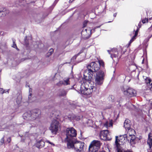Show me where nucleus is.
Masks as SVG:
<instances>
[{
  "label": "nucleus",
  "mask_w": 152,
  "mask_h": 152,
  "mask_svg": "<svg viewBox=\"0 0 152 152\" xmlns=\"http://www.w3.org/2000/svg\"><path fill=\"white\" fill-rule=\"evenodd\" d=\"M87 23V21H85L83 23V27H85L86 26Z\"/></svg>",
  "instance_id": "34"
},
{
  "label": "nucleus",
  "mask_w": 152,
  "mask_h": 152,
  "mask_svg": "<svg viewBox=\"0 0 152 152\" xmlns=\"http://www.w3.org/2000/svg\"><path fill=\"white\" fill-rule=\"evenodd\" d=\"M46 142H47L49 143L51 145H54L52 142H51L48 140Z\"/></svg>",
  "instance_id": "35"
},
{
  "label": "nucleus",
  "mask_w": 152,
  "mask_h": 152,
  "mask_svg": "<svg viewBox=\"0 0 152 152\" xmlns=\"http://www.w3.org/2000/svg\"><path fill=\"white\" fill-rule=\"evenodd\" d=\"M137 30L138 29L137 31H136L134 35L133 36L132 39L130 40L129 42L130 43H131L135 39V37L137 36Z\"/></svg>",
  "instance_id": "25"
},
{
  "label": "nucleus",
  "mask_w": 152,
  "mask_h": 152,
  "mask_svg": "<svg viewBox=\"0 0 152 152\" xmlns=\"http://www.w3.org/2000/svg\"><path fill=\"white\" fill-rule=\"evenodd\" d=\"M116 13H114V14H113V16L115 17L116 16Z\"/></svg>",
  "instance_id": "39"
},
{
  "label": "nucleus",
  "mask_w": 152,
  "mask_h": 152,
  "mask_svg": "<svg viewBox=\"0 0 152 152\" xmlns=\"http://www.w3.org/2000/svg\"><path fill=\"white\" fill-rule=\"evenodd\" d=\"M12 47L15 48H17V46H16V44H15L14 43H13Z\"/></svg>",
  "instance_id": "37"
},
{
  "label": "nucleus",
  "mask_w": 152,
  "mask_h": 152,
  "mask_svg": "<svg viewBox=\"0 0 152 152\" xmlns=\"http://www.w3.org/2000/svg\"><path fill=\"white\" fill-rule=\"evenodd\" d=\"M27 38V37H26H26H25V39H25V41H26V40Z\"/></svg>",
  "instance_id": "41"
},
{
  "label": "nucleus",
  "mask_w": 152,
  "mask_h": 152,
  "mask_svg": "<svg viewBox=\"0 0 152 152\" xmlns=\"http://www.w3.org/2000/svg\"><path fill=\"white\" fill-rule=\"evenodd\" d=\"M149 19L150 20H151V19H152V18H149Z\"/></svg>",
  "instance_id": "43"
},
{
  "label": "nucleus",
  "mask_w": 152,
  "mask_h": 152,
  "mask_svg": "<svg viewBox=\"0 0 152 152\" xmlns=\"http://www.w3.org/2000/svg\"><path fill=\"white\" fill-rule=\"evenodd\" d=\"M0 143L1 145L3 144L4 142V137H3L0 140Z\"/></svg>",
  "instance_id": "30"
},
{
  "label": "nucleus",
  "mask_w": 152,
  "mask_h": 152,
  "mask_svg": "<svg viewBox=\"0 0 152 152\" xmlns=\"http://www.w3.org/2000/svg\"><path fill=\"white\" fill-rule=\"evenodd\" d=\"M104 72L100 71L97 72L95 77V84L94 86H100L102 85L104 80Z\"/></svg>",
  "instance_id": "5"
},
{
  "label": "nucleus",
  "mask_w": 152,
  "mask_h": 152,
  "mask_svg": "<svg viewBox=\"0 0 152 152\" xmlns=\"http://www.w3.org/2000/svg\"><path fill=\"white\" fill-rule=\"evenodd\" d=\"M72 146L71 148H74L76 152H85L84 143L83 142H77L75 143L72 142Z\"/></svg>",
  "instance_id": "8"
},
{
  "label": "nucleus",
  "mask_w": 152,
  "mask_h": 152,
  "mask_svg": "<svg viewBox=\"0 0 152 152\" xmlns=\"http://www.w3.org/2000/svg\"><path fill=\"white\" fill-rule=\"evenodd\" d=\"M31 89L30 88L29 90V95L28 96V99L30 100V99L31 97V95L32 94L31 93Z\"/></svg>",
  "instance_id": "29"
},
{
  "label": "nucleus",
  "mask_w": 152,
  "mask_h": 152,
  "mask_svg": "<svg viewBox=\"0 0 152 152\" xmlns=\"http://www.w3.org/2000/svg\"><path fill=\"white\" fill-rule=\"evenodd\" d=\"M100 26H98V27H96L95 28H99L100 27Z\"/></svg>",
  "instance_id": "42"
},
{
  "label": "nucleus",
  "mask_w": 152,
  "mask_h": 152,
  "mask_svg": "<svg viewBox=\"0 0 152 152\" xmlns=\"http://www.w3.org/2000/svg\"><path fill=\"white\" fill-rule=\"evenodd\" d=\"M69 78H67L66 79L62 81H60L59 83H57L58 86H60L62 85L64 86H66L70 84Z\"/></svg>",
  "instance_id": "16"
},
{
  "label": "nucleus",
  "mask_w": 152,
  "mask_h": 152,
  "mask_svg": "<svg viewBox=\"0 0 152 152\" xmlns=\"http://www.w3.org/2000/svg\"><path fill=\"white\" fill-rule=\"evenodd\" d=\"M142 64H143L144 63V58H143L142 57Z\"/></svg>",
  "instance_id": "38"
},
{
  "label": "nucleus",
  "mask_w": 152,
  "mask_h": 152,
  "mask_svg": "<svg viewBox=\"0 0 152 152\" xmlns=\"http://www.w3.org/2000/svg\"><path fill=\"white\" fill-rule=\"evenodd\" d=\"M100 142L98 140L93 141L89 147V152H97L100 146Z\"/></svg>",
  "instance_id": "9"
},
{
  "label": "nucleus",
  "mask_w": 152,
  "mask_h": 152,
  "mask_svg": "<svg viewBox=\"0 0 152 152\" xmlns=\"http://www.w3.org/2000/svg\"><path fill=\"white\" fill-rule=\"evenodd\" d=\"M127 134H125L127 136V138L128 139V141L130 140V143L131 145H133L135 143V139L136 137L134 135L135 133V131L134 129L130 128L127 129Z\"/></svg>",
  "instance_id": "7"
},
{
  "label": "nucleus",
  "mask_w": 152,
  "mask_h": 152,
  "mask_svg": "<svg viewBox=\"0 0 152 152\" xmlns=\"http://www.w3.org/2000/svg\"><path fill=\"white\" fill-rule=\"evenodd\" d=\"M91 33V30L85 29L83 30L81 32L82 36L85 39H87L90 37V34Z\"/></svg>",
  "instance_id": "14"
},
{
  "label": "nucleus",
  "mask_w": 152,
  "mask_h": 152,
  "mask_svg": "<svg viewBox=\"0 0 152 152\" xmlns=\"http://www.w3.org/2000/svg\"><path fill=\"white\" fill-rule=\"evenodd\" d=\"M67 93L66 91L64 89L60 90L58 94V95L60 96H65Z\"/></svg>",
  "instance_id": "20"
},
{
  "label": "nucleus",
  "mask_w": 152,
  "mask_h": 152,
  "mask_svg": "<svg viewBox=\"0 0 152 152\" xmlns=\"http://www.w3.org/2000/svg\"><path fill=\"white\" fill-rule=\"evenodd\" d=\"M6 10L5 9H4L2 11H0V17H1L4 15H6L9 12L8 11H7L6 12H5V11Z\"/></svg>",
  "instance_id": "24"
},
{
  "label": "nucleus",
  "mask_w": 152,
  "mask_h": 152,
  "mask_svg": "<svg viewBox=\"0 0 152 152\" xmlns=\"http://www.w3.org/2000/svg\"><path fill=\"white\" fill-rule=\"evenodd\" d=\"M45 142L42 140L38 141L36 144V146L38 148H41L43 147L45 145Z\"/></svg>",
  "instance_id": "18"
},
{
  "label": "nucleus",
  "mask_w": 152,
  "mask_h": 152,
  "mask_svg": "<svg viewBox=\"0 0 152 152\" xmlns=\"http://www.w3.org/2000/svg\"><path fill=\"white\" fill-rule=\"evenodd\" d=\"M142 22L143 23H146V22H148V20L147 19H146V18H145V19L143 20H142Z\"/></svg>",
  "instance_id": "32"
},
{
  "label": "nucleus",
  "mask_w": 152,
  "mask_h": 152,
  "mask_svg": "<svg viewBox=\"0 0 152 152\" xmlns=\"http://www.w3.org/2000/svg\"><path fill=\"white\" fill-rule=\"evenodd\" d=\"M146 80L147 81L146 83L148 85H149L151 90L152 91V81L151 82V80L149 79H148Z\"/></svg>",
  "instance_id": "23"
},
{
  "label": "nucleus",
  "mask_w": 152,
  "mask_h": 152,
  "mask_svg": "<svg viewBox=\"0 0 152 152\" xmlns=\"http://www.w3.org/2000/svg\"><path fill=\"white\" fill-rule=\"evenodd\" d=\"M80 53H81L80 52V53H78L77 55H75V56L72 58V60L73 59H75L76 58L77 56L78 55H79Z\"/></svg>",
  "instance_id": "31"
},
{
  "label": "nucleus",
  "mask_w": 152,
  "mask_h": 152,
  "mask_svg": "<svg viewBox=\"0 0 152 152\" xmlns=\"http://www.w3.org/2000/svg\"><path fill=\"white\" fill-rule=\"evenodd\" d=\"M121 90L124 94L129 97L136 96V91L133 88L128 86H123L121 88Z\"/></svg>",
  "instance_id": "6"
},
{
  "label": "nucleus",
  "mask_w": 152,
  "mask_h": 152,
  "mask_svg": "<svg viewBox=\"0 0 152 152\" xmlns=\"http://www.w3.org/2000/svg\"><path fill=\"white\" fill-rule=\"evenodd\" d=\"M113 123L112 120H110L109 122L106 121L104 124V126L106 128H108V127H112L113 126Z\"/></svg>",
  "instance_id": "21"
},
{
  "label": "nucleus",
  "mask_w": 152,
  "mask_h": 152,
  "mask_svg": "<svg viewBox=\"0 0 152 152\" xmlns=\"http://www.w3.org/2000/svg\"><path fill=\"white\" fill-rule=\"evenodd\" d=\"M53 52V49L52 48H51L49 51L47 53V56L49 57L51 55Z\"/></svg>",
  "instance_id": "26"
},
{
  "label": "nucleus",
  "mask_w": 152,
  "mask_h": 152,
  "mask_svg": "<svg viewBox=\"0 0 152 152\" xmlns=\"http://www.w3.org/2000/svg\"><path fill=\"white\" fill-rule=\"evenodd\" d=\"M59 127V124L58 121L54 120H53L49 127L50 130L52 133L54 134H56L58 130Z\"/></svg>",
  "instance_id": "10"
},
{
  "label": "nucleus",
  "mask_w": 152,
  "mask_h": 152,
  "mask_svg": "<svg viewBox=\"0 0 152 152\" xmlns=\"http://www.w3.org/2000/svg\"><path fill=\"white\" fill-rule=\"evenodd\" d=\"M142 25V23L141 22H140L138 24V26L139 27V28L141 27Z\"/></svg>",
  "instance_id": "36"
},
{
  "label": "nucleus",
  "mask_w": 152,
  "mask_h": 152,
  "mask_svg": "<svg viewBox=\"0 0 152 152\" xmlns=\"http://www.w3.org/2000/svg\"><path fill=\"white\" fill-rule=\"evenodd\" d=\"M130 121L129 119H126L124 123V126L126 130L127 129L130 128Z\"/></svg>",
  "instance_id": "19"
},
{
  "label": "nucleus",
  "mask_w": 152,
  "mask_h": 152,
  "mask_svg": "<svg viewBox=\"0 0 152 152\" xmlns=\"http://www.w3.org/2000/svg\"><path fill=\"white\" fill-rule=\"evenodd\" d=\"M107 52L111 55V57L113 58H116L118 57V52L116 49L113 48L110 50H107Z\"/></svg>",
  "instance_id": "13"
},
{
  "label": "nucleus",
  "mask_w": 152,
  "mask_h": 152,
  "mask_svg": "<svg viewBox=\"0 0 152 152\" xmlns=\"http://www.w3.org/2000/svg\"><path fill=\"white\" fill-rule=\"evenodd\" d=\"M69 118H70V120H75L77 121L79 120L80 118L79 116H76L75 115L72 114L71 116H69Z\"/></svg>",
  "instance_id": "22"
},
{
  "label": "nucleus",
  "mask_w": 152,
  "mask_h": 152,
  "mask_svg": "<svg viewBox=\"0 0 152 152\" xmlns=\"http://www.w3.org/2000/svg\"><path fill=\"white\" fill-rule=\"evenodd\" d=\"M74 0H69V2L72 3Z\"/></svg>",
  "instance_id": "40"
},
{
  "label": "nucleus",
  "mask_w": 152,
  "mask_h": 152,
  "mask_svg": "<svg viewBox=\"0 0 152 152\" xmlns=\"http://www.w3.org/2000/svg\"><path fill=\"white\" fill-rule=\"evenodd\" d=\"M9 91V89L7 90V91H5L4 90H3V88H0V93L1 94H3L4 93H6V92H7V93H8Z\"/></svg>",
  "instance_id": "27"
},
{
  "label": "nucleus",
  "mask_w": 152,
  "mask_h": 152,
  "mask_svg": "<svg viewBox=\"0 0 152 152\" xmlns=\"http://www.w3.org/2000/svg\"><path fill=\"white\" fill-rule=\"evenodd\" d=\"M147 144L150 148L152 147V134L150 133L148 135V139L147 141Z\"/></svg>",
  "instance_id": "17"
},
{
  "label": "nucleus",
  "mask_w": 152,
  "mask_h": 152,
  "mask_svg": "<svg viewBox=\"0 0 152 152\" xmlns=\"http://www.w3.org/2000/svg\"><path fill=\"white\" fill-rule=\"evenodd\" d=\"M40 116V112L39 110H34L31 112V121L38 118Z\"/></svg>",
  "instance_id": "11"
},
{
  "label": "nucleus",
  "mask_w": 152,
  "mask_h": 152,
  "mask_svg": "<svg viewBox=\"0 0 152 152\" xmlns=\"http://www.w3.org/2000/svg\"><path fill=\"white\" fill-rule=\"evenodd\" d=\"M66 137L65 142L67 143V147L70 148L72 145V143L73 142L72 138L76 136V131L73 127L68 128L66 129Z\"/></svg>",
  "instance_id": "3"
},
{
  "label": "nucleus",
  "mask_w": 152,
  "mask_h": 152,
  "mask_svg": "<svg viewBox=\"0 0 152 152\" xmlns=\"http://www.w3.org/2000/svg\"><path fill=\"white\" fill-rule=\"evenodd\" d=\"M86 72L84 74V78L86 81L81 84L80 91L81 94L90 96L93 91L96 90V88L94 86V82L91 81L92 78L91 76H88L86 75Z\"/></svg>",
  "instance_id": "1"
},
{
  "label": "nucleus",
  "mask_w": 152,
  "mask_h": 152,
  "mask_svg": "<svg viewBox=\"0 0 152 152\" xmlns=\"http://www.w3.org/2000/svg\"><path fill=\"white\" fill-rule=\"evenodd\" d=\"M117 136L115 137V144L117 148V152H133L131 150H127L125 151L121 145L124 144L128 141L127 135H124L120 136V140L118 139Z\"/></svg>",
  "instance_id": "2"
},
{
  "label": "nucleus",
  "mask_w": 152,
  "mask_h": 152,
  "mask_svg": "<svg viewBox=\"0 0 152 152\" xmlns=\"http://www.w3.org/2000/svg\"><path fill=\"white\" fill-rule=\"evenodd\" d=\"M87 68L88 69V72H86L84 73H86V75L88 76H91L92 77L93 72H96L99 69V63L97 62H92L88 66Z\"/></svg>",
  "instance_id": "4"
},
{
  "label": "nucleus",
  "mask_w": 152,
  "mask_h": 152,
  "mask_svg": "<svg viewBox=\"0 0 152 152\" xmlns=\"http://www.w3.org/2000/svg\"><path fill=\"white\" fill-rule=\"evenodd\" d=\"M99 63V67L100 66H104V62L102 60H100L98 62H97Z\"/></svg>",
  "instance_id": "28"
},
{
  "label": "nucleus",
  "mask_w": 152,
  "mask_h": 152,
  "mask_svg": "<svg viewBox=\"0 0 152 152\" xmlns=\"http://www.w3.org/2000/svg\"><path fill=\"white\" fill-rule=\"evenodd\" d=\"M31 111H28L25 113L23 115V117L24 119L31 121Z\"/></svg>",
  "instance_id": "15"
},
{
  "label": "nucleus",
  "mask_w": 152,
  "mask_h": 152,
  "mask_svg": "<svg viewBox=\"0 0 152 152\" xmlns=\"http://www.w3.org/2000/svg\"><path fill=\"white\" fill-rule=\"evenodd\" d=\"M108 133L107 130H103L100 132L99 137L101 140H106L108 139L107 135Z\"/></svg>",
  "instance_id": "12"
},
{
  "label": "nucleus",
  "mask_w": 152,
  "mask_h": 152,
  "mask_svg": "<svg viewBox=\"0 0 152 152\" xmlns=\"http://www.w3.org/2000/svg\"><path fill=\"white\" fill-rule=\"evenodd\" d=\"M11 140L10 137H9L7 139V142H8V143H10L11 141Z\"/></svg>",
  "instance_id": "33"
}]
</instances>
